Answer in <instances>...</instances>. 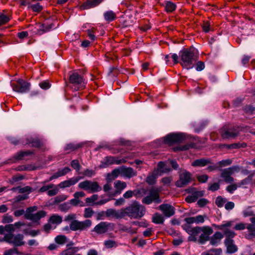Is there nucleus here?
Wrapping results in <instances>:
<instances>
[{
  "label": "nucleus",
  "mask_w": 255,
  "mask_h": 255,
  "mask_svg": "<svg viewBox=\"0 0 255 255\" xmlns=\"http://www.w3.org/2000/svg\"><path fill=\"white\" fill-rule=\"evenodd\" d=\"M179 56L180 64L187 70L193 68L198 59V54L193 48L183 49L179 52Z\"/></svg>",
  "instance_id": "f257e3e1"
},
{
  "label": "nucleus",
  "mask_w": 255,
  "mask_h": 255,
  "mask_svg": "<svg viewBox=\"0 0 255 255\" xmlns=\"http://www.w3.org/2000/svg\"><path fill=\"white\" fill-rule=\"evenodd\" d=\"M122 218L128 216L130 219H139L142 217L145 213L144 206L138 202L134 201L128 206L121 209Z\"/></svg>",
  "instance_id": "f03ea898"
},
{
  "label": "nucleus",
  "mask_w": 255,
  "mask_h": 255,
  "mask_svg": "<svg viewBox=\"0 0 255 255\" xmlns=\"http://www.w3.org/2000/svg\"><path fill=\"white\" fill-rule=\"evenodd\" d=\"M92 225V222L90 219L84 221L73 220L71 222L69 227L66 226L63 228L64 231H69L71 230L73 231H83L88 230Z\"/></svg>",
  "instance_id": "7ed1b4c3"
},
{
  "label": "nucleus",
  "mask_w": 255,
  "mask_h": 255,
  "mask_svg": "<svg viewBox=\"0 0 255 255\" xmlns=\"http://www.w3.org/2000/svg\"><path fill=\"white\" fill-rule=\"evenodd\" d=\"M78 186L79 188L91 193L98 192L102 190V187L97 182L88 180L80 182Z\"/></svg>",
  "instance_id": "20e7f679"
},
{
  "label": "nucleus",
  "mask_w": 255,
  "mask_h": 255,
  "mask_svg": "<svg viewBox=\"0 0 255 255\" xmlns=\"http://www.w3.org/2000/svg\"><path fill=\"white\" fill-rule=\"evenodd\" d=\"M12 233L10 232L5 234L3 238L4 241L16 247L24 245L25 242L23 241V235L20 234L14 235Z\"/></svg>",
  "instance_id": "39448f33"
},
{
  "label": "nucleus",
  "mask_w": 255,
  "mask_h": 255,
  "mask_svg": "<svg viewBox=\"0 0 255 255\" xmlns=\"http://www.w3.org/2000/svg\"><path fill=\"white\" fill-rule=\"evenodd\" d=\"M69 80L70 83L75 86V90L84 88L86 84V82L83 77L80 75L77 72H73L71 74Z\"/></svg>",
  "instance_id": "423d86ee"
},
{
  "label": "nucleus",
  "mask_w": 255,
  "mask_h": 255,
  "mask_svg": "<svg viewBox=\"0 0 255 255\" xmlns=\"http://www.w3.org/2000/svg\"><path fill=\"white\" fill-rule=\"evenodd\" d=\"M30 83L22 79H19L16 83H11V86L13 90L19 93H24L28 92L30 90Z\"/></svg>",
  "instance_id": "0eeeda50"
},
{
  "label": "nucleus",
  "mask_w": 255,
  "mask_h": 255,
  "mask_svg": "<svg viewBox=\"0 0 255 255\" xmlns=\"http://www.w3.org/2000/svg\"><path fill=\"white\" fill-rule=\"evenodd\" d=\"M185 135L182 133H171L164 137L165 143L172 145L175 143H179L185 139Z\"/></svg>",
  "instance_id": "6e6552de"
},
{
  "label": "nucleus",
  "mask_w": 255,
  "mask_h": 255,
  "mask_svg": "<svg viewBox=\"0 0 255 255\" xmlns=\"http://www.w3.org/2000/svg\"><path fill=\"white\" fill-rule=\"evenodd\" d=\"M153 201L156 203L161 202V200L159 198V191L157 189L150 190L149 195L145 196L142 200V202L147 205L151 204Z\"/></svg>",
  "instance_id": "1a4fd4ad"
},
{
  "label": "nucleus",
  "mask_w": 255,
  "mask_h": 255,
  "mask_svg": "<svg viewBox=\"0 0 255 255\" xmlns=\"http://www.w3.org/2000/svg\"><path fill=\"white\" fill-rule=\"evenodd\" d=\"M114 224L107 222H101L93 228L92 232H95L98 235L104 234L109 230H112Z\"/></svg>",
  "instance_id": "9d476101"
},
{
  "label": "nucleus",
  "mask_w": 255,
  "mask_h": 255,
  "mask_svg": "<svg viewBox=\"0 0 255 255\" xmlns=\"http://www.w3.org/2000/svg\"><path fill=\"white\" fill-rule=\"evenodd\" d=\"M220 133L223 138L228 139L237 136L239 134V130L235 127H225L221 129Z\"/></svg>",
  "instance_id": "9b49d317"
},
{
  "label": "nucleus",
  "mask_w": 255,
  "mask_h": 255,
  "mask_svg": "<svg viewBox=\"0 0 255 255\" xmlns=\"http://www.w3.org/2000/svg\"><path fill=\"white\" fill-rule=\"evenodd\" d=\"M232 225V222H228L225 224H221L216 226L218 230L223 231L224 235L225 236V240H233V238L236 236V233L229 229Z\"/></svg>",
  "instance_id": "f8f14e48"
},
{
  "label": "nucleus",
  "mask_w": 255,
  "mask_h": 255,
  "mask_svg": "<svg viewBox=\"0 0 255 255\" xmlns=\"http://www.w3.org/2000/svg\"><path fill=\"white\" fill-rule=\"evenodd\" d=\"M191 174L187 171H184L179 175V179L176 182L175 185L178 187H182L190 182Z\"/></svg>",
  "instance_id": "ddd939ff"
},
{
  "label": "nucleus",
  "mask_w": 255,
  "mask_h": 255,
  "mask_svg": "<svg viewBox=\"0 0 255 255\" xmlns=\"http://www.w3.org/2000/svg\"><path fill=\"white\" fill-rule=\"evenodd\" d=\"M201 234L198 240L199 242L201 244H204L206 241L209 240V236L211 235L213 232V229L208 226H204L202 227Z\"/></svg>",
  "instance_id": "4468645a"
},
{
  "label": "nucleus",
  "mask_w": 255,
  "mask_h": 255,
  "mask_svg": "<svg viewBox=\"0 0 255 255\" xmlns=\"http://www.w3.org/2000/svg\"><path fill=\"white\" fill-rule=\"evenodd\" d=\"M125 162L124 159H118L116 157L112 156H107L101 162V166L105 168L111 164H120Z\"/></svg>",
  "instance_id": "2eb2a0df"
},
{
  "label": "nucleus",
  "mask_w": 255,
  "mask_h": 255,
  "mask_svg": "<svg viewBox=\"0 0 255 255\" xmlns=\"http://www.w3.org/2000/svg\"><path fill=\"white\" fill-rule=\"evenodd\" d=\"M158 208L166 217H170L175 214V208L169 204H161L158 207Z\"/></svg>",
  "instance_id": "dca6fc26"
},
{
  "label": "nucleus",
  "mask_w": 255,
  "mask_h": 255,
  "mask_svg": "<svg viewBox=\"0 0 255 255\" xmlns=\"http://www.w3.org/2000/svg\"><path fill=\"white\" fill-rule=\"evenodd\" d=\"M80 179L81 177H72L68 180L61 182L57 185V187L61 189H64L65 188L69 187L71 186L76 184Z\"/></svg>",
  "instance_id": "f3484780"
},
{
  "label": "nucleus",
  "mask_w": 255,
  "mask_h": 255,
  "mask_svg": "<svg viewBox=\"0 0 255 255\" xmlns=\"http://www.w3.org/2000/svg\"><path fill=\"white\" fill-rule=\"evenodd\" d=\"M46 212L43 211H40L35 214H25L24 217L27 220H31L34 222H38L41 218L45 217Z\"/></svg>",
  "instance_id": "a211bd4d"
},
{
  "label": "nucleus",
  "mask_w": 255,
  "mask_h": 255,
  "mask_svg": "<svg viewBox=\"0 0 255 255\" xmlns=\"http://www.w3.org/2000/svg\"><path fill=\"white\" fill-rule=\"evenodd\" d=\"M26 144L31 147L40 148L43 146V142L38 137H29L26 138Z\"/></svg>",
  "instance_id": "6ab92c4d"
},
{
  "label": "nucleus",
  "mask_w": 255,
  "mask_h": 255,
  "mask_svg": "<svg viewBox=\"0 0 255 255\" xmlns=\"http://www.w3.org/2000/svg\"><path fill=\"white\" fill-rule=\"evenodd\" d=\"M102 0H87L83 4L80 5L81 10L89 9L97 6L99 4Z\"/></svg>",
  "instance_id": "aec40b11"
},
{
  "label": "nucleus",
  "mask_w": 255,
  "mask_h": 255,
  "mask_svg": "<svg viewBox=\"0 0 255 255\" xmlns=\"http://www.w3.org/2000/svg\"><path fill=\"white\" fill-rule=\"evenodd\" d=\"M224 244L228 253L233 254L237 251L238 248L234 244L233 240H225Z\"/></svg>",
  "instance_id": "412c9836"
},
{
  "label": "nucleus",
  "mask_w": 255,
  "mask_h": 255,
  "mask_svg": "<svg viewBox=\"0 0 255 255\" xmlns=\"http://www.w3.org/2000/svg\"><path fill=\"white\" fill-rule=\"evenodd\" d=\"M127 183L121 180H117L114 182L115 188V195H119L127 187Z\"/></svg>",
  "instance_id": "4be33fe9"
},
{
  "label": "nucleus",
  "mask_w": 255,
  "mask_h": 255,
  "mask_svg": "<svg viewBox=\"0 0 255 255\" xmlns=\"http://www.w3.org/2000/svg\"><path fill=\"white\" fill-rule=\"evenodd\" d=\"M71 169L68 167H65L63 169H59L57 172L52 175L49 178V181H51L53 179L58 178L59 177H61L65 175L66 174L70 172Z\"/></svg>",
  "instance_id": "5701e85b"
},
{
  "label": "nucleus",
  "mask_w": 255,
  "mask_h": 255,
  "mask_svg": "<svg viewBox=\"0 0 255 255\" xmlns=\"http://www.w3.org/2000/svg\"><path fill=\"white\" fill-rule=\"evenodd\" d=\"M211 163L209 158H200L195 160L191 164L194 167H203Z\"/></svg>",
  "instance_id": "b1692460"
},
{
  "label": "nucleus",
  "mask_w": 255,
  "mask_h": 255,
  "mask_svg": "<svg viewBox=\"0 0 255 255\" xmlns=\"http://www.w3.org/2000/svg\"><path fill=\"white\" fill-rule=\"evenodd\" d=\"M224 235L220 232H216L210 238V244L213 246L217 245L223 238Z\"/></svg>",
  "instance_id": "393cba45"
},
{
  "label": "nucleus",
  "mask_w": 255,
  "mask_h": 255,
  "mask_svg": "<svg viewBox=\"0 0 255 255\" xmlns=\"http://www.w3.org/2000/svg\"><path fill=\"white\" fill-rule=\"evenodd\" d=\"M232 174L227 168L222 170L221 177L223 178L224 181L227 183H232L234 181V178L231 176Z\"/></svg>",
  "instance_id": "a878e982"
},
{
  "label": "nucleus",
  "mask_w": 255,
  "mask_h": 255,
  "mask_svg": "<svg viewBox=\"0 0 255 255\" xmlns=\"http://www.w3.org/2000/svg\"><path fill=\"white\" fill-rule=\"evenodd\" d=\"M157 171V173L161 175L162 173H165L169 172L171 169L169 167H167L164 162L160 161L157 164V168L154 170Z\"/></svg>",
  "instance_id": "bb28decb"
},
{
  "label": "nucleus",
  "mask_w": 255,
  "mask_h": 255,
  "mask_svg": "<svg viewBox=\"0 0 255 255\" xmlns=\"http://www.w3.org/2000/svg\"><path fill=\"white\" fill-rule=\"evenodd\" d=\"M105 212L106 217H114L117 219L122 218L121 210L116 211L113 209H108Z\"/></svg>",
  "instance_id": "cd10ccee"
},
{
  "label": "nucleus",
  "mask_w": 255,
  "mask_h": 255,
  "mask_svg": "<svg viewBox=\"0 0 255 255\" xmlns=\"http://www.w3.org/2000/svg\"><path fill=\"white\" fill-rule=\"evenodd\" d=\"M121 173L123 176L131 178L136 175V172L131 167H124L122 169Z\"/></svg>",
  "instance_id": "c85d7f7f"
},
{
  "label": "nucleus",
  "mask_w": 255,
  "mask_h": 255,
  "mask_svg": "<svg viewBox=\"0 0 255 255\" xmlns=\"http://www.w3.org/2000/svg\"><path fill=\"white\" fill-rule=\"evenodd\" d=\"M246 228L249 232L248 234L245 235L246 239H251L253 237H255V224H247Z\"/></svg>",
  "instance_id": "c756f323"
},
{
  "label": "nucleus",
  "mask_w": 255,
  "mask_h": 255,
  "mask_svg": "<svg viewBox=\"0 0 255 255\" xmlns=\"http://www.w3.org/2000/svg\"><path fill=\"white\" fill-rule=\"evenodd\" d=\"M159 175L157 173V171L154 170L147 177L146 179V182L150 185L154 184L156 182V178Z\"/></svg>",
  "instance_id": "7c9ffc66"
},
{
  "label": "nucleus",
  "mask_w": 255,
  "mask_h": 255,
  "mask_svg": "<svg viewBox=\"0 0 255 255\" xmlns=\"http://www.w3.org/2000/svg\"><path fill=\"white\" fill-rule=\"evenodd\" d=\"M33 154L32 151H22L17 153L14 156V160H22L25 156Z\"/></svg>",
  "instance_id": "2f4dec72"
},
{
  "label": "nucleus",
  "mask_w": 255,
  "mask_h": 255,
  "mask_svg": "<svg viewBox=\"0 0 255 255\" xmlns=\"http://www.w3.org/2000/svg\"><path fill=\"white\" fill-rule=\"evenodd\" d=\"M164 221V219L163 216L157 213L153 214L152 218V222L156 224H163Z\"/></svg>",
  "instance_id": "473e14b6"
},
{
  "label": "nucleus",
  "mask_w": 255,
  "mask_h": 255,
  "mask_svg": "<svg viewBox=\"0 0 255 255\" xmlns=\"http://www.w3.org/2000/svg\"><path fill=\"white\" fill-rule=\"evenodd\" d=\"M105 20L107 21L111 22L114 20L116 18V14L112 10L105 12L104 14Z\"/></svg>",
  "instance_id": "72a5a7b5"
},
{
  "label": "nucleus",
  "mask_w": 255,
  "mask_h": 255,
  "mask_svg": "<svg viewBox=\"0 0 255 255\" xmlns=\"http://www.w3.org/2000/svg\"><path fill=\"white\" fill-rule=\"evenodd\" d=\"M176 5L174 3L170 1H165V10L167 12H172L176 9Z\"/></svg>",
  "instance_id": "f704fd0d"
},
{
  "label": "nucleus",
  "mask_w": 255,
  "mask_h": 255,
  "mask_svg": "<svg viewBox=\"0 0 255 255\" xmlns=\"http://www.w3.org/2000/svg\"><path fill=\"white\" fill-rule=\"evenodd\" d=\"M196 146V145L195 143L191 142L189 143H187L185 145H182V146H179L176 147L174 148V151H178V150H186L190 148H195Z\"/></svg>",
  "instance_id": "c9c22d12"
},
{
  "label": "nucleus",
  "mask_w": 255,
  "mask_h": 255,
  "mask_svg": "<svg viewBox=\"0 0 255 255\" xmlns=\"http://www.w3.org/2000/svg\"><path fill=\"white\" fill-rule=\"evenodd\" d=\"M82 144L81 143L74 144L71 143L66 145L64 150L65 151H68V152H71L80 148L81 147H82Z\"/></svg>",
  "instance_id": "e433bc0d"
},
{
  "label": "nucleus",
  "mask_w": 255,
  "mask_h": 255,
  "mask_svg": "<svg viewBox=\"0 0 255 255\" xmlns=\"http://www.w3.org/2000/svg\"><path fill=\"white\" fill-rule=\"evenodd\" d=\"M62 221V217L59 215H54L50 217L49 222L51 224H59Z\"/></svg>",
  "instance_id": "4c0bfd02"
},
{
  "label": "nucleus",
  "mask_w": 255,
  "mask_h": 255,
  "mask_svg": "<svg viewBox=\"0 0 255 255\" xmlns=\"http://www.w3.org/2000/svg\"><path fill=\"white\" fill-rule=\"evenodd\" d=\"M79 250V248L78 247L70 248L62 252L60 255H74Z\"/></svg>",
  "instance_id": "58836bf2"
},
{
  "label": "nucleus",
  "mask_w": 255,
  "mask_h": 255,
  "mask_svg": "<svg viewBox=\"0 0 255 255\" xmlns=\"http://www.w3.org/2000/svg\"><path fill=\"white\" fill-rule=\"evenodd\" d=\"M12 225H6L5 226H0V234H5V232L9 233L12 232Z\"/></svg>",
  "instance_id": "ea45409f"
},
{
  "label": "nucleus",
  "mask_w": 255,
  "mask_h": 255,
  "mask_svg": "<svg viewBox=\"0 0 255 255\" xmlns=\"http://www.w3.org/2000/svg\"><path fill=\"white\" fill-rule=\"evenodd\" d=\"M94 214L95 212L91 208H86L84 211L83 217L87 220L91 218Z\"/></svg>",
  "instance_id": "a19ab883"
},
{
  "label": "nucleus",
  "mask_w": 255,
  "mask_h": 255,
  "mask_svg": "<svg viewBox=\"0 0 255 255\" xmlns=\"http://www.w3.org/2000/svg\"><path fill=\"white\" fill-rule=\"evenodd\" d=\"M120 170L118 168L113 170L111 173L108 174V179L109 180H114L120 174Z\"/></svg>",
  "instance_id": "79ce46f5"
},
{
  "label": "nucleus",
  "mask_w": 255,
  "mask_h": 255,
  "mask_svg": "<svg viewBox=\"0 0 255 255\" xmlns=\"http://www.w3.org/2000/svg\"><path fill=\"white\" fill-rule=\"evenodd\" d=\"M215 252L216 255H221L222 253V250L221 249H211L207 252H204L202 253V255H213L212 253Z\"/></svg>",
  "instance_id": "37998d69"
},
{
  "label": "nucleus",
  "mask_w": 255,
  "mask_h": 255,
  "mask_svg": "<svg viewBox=\"0 0 255 255\" xmlns=\"http://www.w3.org/2000/svg\"><path fill=\"white\" fill-rule=\"evenodd\" d=\"M67 238L64 235H58L55 238V241L56 243L60 245H63L66 242Z\"/></svg>",
  "instance_id": "c03bdc74"
},
{
  "label": "nucleus",
  "mask_w": 255,
  "mask_h": 255,
  "mask_svg": "<svg viewBox=\"0 0 255 255\" xmlns=\"http://www.w3.org/2000/svg\"><path fill=\"white\" fill-rule=\"evenodd\" d=\"M10 20V18L2 13H0V26L5 24Z\"/></svg>",
  "instance_id": "a18cd8bd"
},
{
  "label": "nucleus",
  "mask_w": 255,
  "mask_h": 255,
  "mask_svg": "<svg viewBox=\"0 0 255 255\" xmlns=\"http://www.w3.org/2000/svg\"><path fill=\"white\" fill-rule=\"evenodd\" d=\"M226 202V199L223 198L221 196H218L216 199L215 203L218 207L221 208L223 206Z\"/></svg>",
  "instance_id": "49530a36"
},
{
  "label": "nucleus",
  "mask_w": 255,
  "mask_h": 255,
  "mask_svg": "<svg viewBox=\"0 0 255 255\" xmlns=\"http://www.w3.org/2000/svg\"><path fill=\"white\" fill-rule=\"evenodd\" d=\"M232 163V160L231 159H227L225 160H222L217 163L219 167H224L230 165Z\"/></svg>",
  "instance_id": "de8ad7c7"
},
{
  "label": "nucleus",
  "mask_w": 255,
  "mask_h": 255,
  "mask_svg": "<svg viewBox=\"0 0 255 255\" xmlns=\"http://www.w3.org/2000/svg\"><path fill=\"white\" fill-rule=\"evenodd\" d=\"M253 176H254V173H252L251 175H249L248 177L242 180L238 184V187H241L242 185H246V184H248L249 182H250L252 181Z\"/></svg>",
  "instance_id": "09e8293b"
},
{
  "label": "nucleus",
  "mask_w": 255,
  "mask_h": 255,
  "mask_svg": "<svg viewBox=\"0 0 255 255\" xmlns=\"http://www.w3.org/2000/svg\"><path fill=\"white\" fill-rule=\"evenodd\" d=\"M29 8L34 12H39L42 10L43 7L39 3H37L30 5Z\"/></svg>",
  "instance_id": "8fccbe9b"
},
{
  "label": "nucleus",
  "mask_w": 255,
  "mask_h": 255,
  "mask_svg": "<svg viewBox=\"0 0 255 255\" xmlns=\"http://www.w3.org/2000/svg\"><path fill=\"white\" fill-rule=\"evenodd\" d=\"M104 245L107 248H112L113 247H116L117 244L115 241L108 240L104 242Z\"/></svg>",
  "instance_id": "3c124183"
},
{
  "label": "nucleus",
  "mask_w": 255,
  "mask_h": 255,
  "mask_svg": "<svg viewBox=\"0 0 255 255\" xmlns=\"http://www.w3.org/2000/svg\"><path fill=\"white\" fill-rule=\"evenodd\" d=\"M202 229V227H194L193 228V229L192 230L189 235H193L197 237V236H198V235L201 233Z\"/></svg>",
  "instance_id": "603ef678"
},
{
  "label": "nucleus",
  "mask_w": 255,
  "mask_h": 255,
  "mask_svg": "<svg viewBox=\"0 0 255 255\" xmlns=\"http://www.w3.org/2000/svg\"><path fill=\"white\" fill-rule=\"evenodd\" d=\"M71 207V206L70 205V203H69V202H65L59 206V208L60 210L62 211H67L69 209H70Z\"/></svg>",
  "instance_id": "864d4df0"
},
{
  "label": "nucleus",
  "mask_w": 255,
  "mask_h": 255,
  "mask_svg": "<svg viewBox=\"0 0 255 255\" xmlns=\"http://www.w3.org/2000/svg\"><path fill=\"white\" fill-rule=\"evenodd\" d=\"M98 198V195L97 194H94L90 197L87 198L85 201L88 204H94L95 201H96Z\"/></svg>",
  "instance_id": "5fc2aeb1"
},
{
  "label": "nucleus",
  "mask_w": 255,
  "mask_h": 255,
  "mask_svg": "<svg viewBox=\"0 0 255 255\" xmlns=\"http://www.w3.org/2000/svg\"><path fill=\"white\" fill-rule=\"evenodd\" d=\"M55 187V185L53 184H50L47 185L43 186L38 190L39 192L43 193L45 191H48L49 189H52Z\"/></svg>",
  "instance_id": "6e6d98bb"
},
{
  "label": "nucleus",
  "mask_w": 255,
  "mask_h": 255,
  "mask_svg": "<svg viewBox=\"0 0 255 255\" xmlns=\"http://www.w3.org/2000/svg\"><path fill=\"white\" fill-rule=\"evenodd\" d=\"M227 169L233 175L235 172H239L241 170V168L238 165H235L227 168Z\"/></svg>",
  "instance_id": "4d7b16f0"
},
{
  "label": "nucleus",
  "mask_w": 255,
  "mask_h": 255,
  "mask_svg": "<svg viewBox=\"0 0 255 255\" xmlns=\"http://www.w3.org/2000/svg\"><path fill=\"white\" fill-rule=\"evenodd\" d=\"M220 185L218 183H214L213 184H210L208 189L212 192L216 191L220 188Z\"/></svg>",
  "instance_id": "13d9d810"
},
{
  "label": "nucleus",
  "mask_w": 255,
  "mask_h": 255,
  "mask_svg": "<svg viewBox=\"0 0 255 255\" xmlns=\"http://www.w3.org/2000/svg\"><path fill=\"white\" fill-rule=\"evenodd\" d=\"M32 192V188L30 186H26L24 187H19V193H27L29 194V193Z\"/></svg>",
  "instance_id": "bf43d9fd"
},
{
  "label": "nucleus",
  "mask_w": 255,
  "mask_h": 255,
  "mask_svg": "<svg viewBox=\"0 0 255 255\" xmlns=\"http://www.w3.org/2000/svg\"><path fill=\"white\" fill-rule=\"evenodd\" d=\"M238 187V185L236 184H233L228 186L226 188V190L230 193L232 194L233 192L237 190Z\"/></svg>",
  "instance_id": "052dcab7"
},
{
  "label": "nucleus",
  "mask_w": 255,
  "mask_h": 255,
  "mask_svg": "<svg viewBox=\"0 0 255 255\" xmlns=\"http://www.w3.org/2000/svg\"><path fill=\"white\" fill-rule=\"evenodd\" d=\"M67 198V196L65 195H60L56 196L54 198V203H59L65 200Z\"/></svg>",
  "instance_id": "680f3d73"
},
{
  "label": "nucleus",
  "mask_w": 255,
  "mask_h": 255,
  "mask_svg": "<svg viewBox=\"0 0 255 255\" xmlns=\"http://www.w3.org/2000/svg\"><path fill=\"white\" fill-rule=\"evenodd\" d=\"M135 190L132 191V190H128L126 191L124 194H123V198L124 199H129L133 197V196L134 195V193L135 192Z\"/></svg>",
  "instance_id": "e2e57ef3"
},
{
  "label": "nucleus",
  "mask_w": 255,
  "mask_h": 255,
  "mask_svg": "<svg viewBox=\"0 0 255 255\" xmlns=\"http://www.w3.org/2000/svg\"><path fill=\"white\" fill-rule=\"evenodd\" d=\"M71 166L75 169L76 171H78L80 169V165L79 164V161L77 160H73L71 162Z\"/></svg>",
  "instance_id": "0e129e2a"
},
{
  "label": "nucleus",
  "mask_w": 255,
  "mask_h": 255,
  "mask_svg": "<svg viewBox=\"0 0 255 255\" xmlns=\"http://www.w3.org/2000/svg\"><path fill=\"white\" fill-rule=\"evenodd\" d=\"M244 110L246 113L253 114L255 111V108L252 106L249 105L245 107Z\"/></svg>",
  "instance_id": "69168bd1"
},
{
  "label": "nucleus",
  "mask_w": 255,
  "mask_h": 255,
  "mask_svg": "<svg viewBox=\"0 0 255 255\" xmlns=\"http://www.w3.org/2000/svg\"><path fill=\"white\" fill-rule=\"evenodd\" d=\"M41 88L47 90L50 87V84L47 81H43L39 84Z\"/></svg>",
  "instance_id": "338daca9"
},
{
  "label": "nucleus",
  "mask_w": 255,
  "mask_h": 255,
  "mask_svg": "<svg viewBox=\"0 0 255 255\" xmlns=\"http://www.w3.org/2000/svg\"><path fill=\"white\" fill-rule=\"evenodd\" d=\"M83 175L88 177H91L95 175V172L93 170L87 169L84 170L83 172Z\"/></svg>",
  "instance_id": "774afa93"
}]
</instances>
